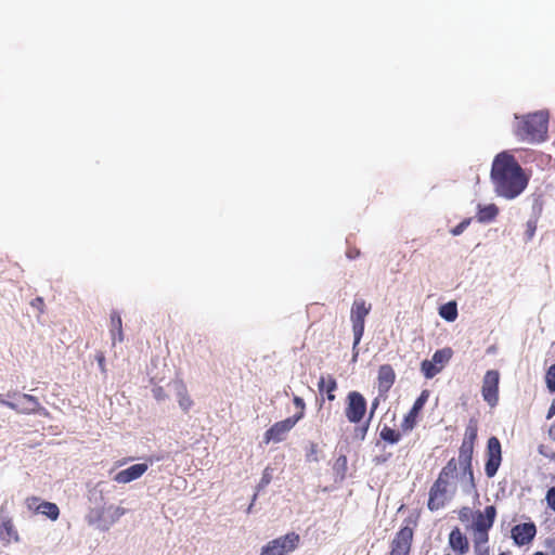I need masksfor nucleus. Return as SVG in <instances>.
<instances>
[{
    "instance_id": "f257e3e1",
    "label": "nucleus",
    "mask_w": 555,
    "mask_h": 555,
    "mask_svg": "<svg viewBox=\"0 0 555 555\" xmlns=\"http://www.w3.org/2000/svg\"><path fill=\"white\" fill-rule=\"evenodd\" d=\"M490 178L498 196L514 199L519 196L528 185L529 179L515 156L507 151L495 155Z\"/></svg>"
},
{
    "instance_id": "f03ea898",
    "label": "nucleus",
    "mask_w": 555,
    "mask_h": 555,
    "mask_svg": "<svg viewBox=\"0 0 555 555\" xmlns=\"http://www.w3.org/2000/svg\"><path fill=\"white\" fill-rule=\"evenodd\" d=\"M548 113L539 111L521 117L516 116L515 135L528 143H541L547 139Z\"/></svg>"
},
{
    "instance_id": "7ed1b4c3",
    "label": "nucleus",
    "mask_w": 555,
    "mask_h": 555,
    "mask_svg": "<svg viewBox=\"0 0 555 555\" xmlns=\"http://www.w3.org/2000/svg\"><path fill=\"white\" fill-rule=\"evenodd\" d=\"M477 435L478 423L472 418L466 425L464 438L459 450V463L462 466L463 475L467 476L468 491L476 489L472 461Z\"/></svg>"
},
{
    "instance_id": "20e7f679",
    "label": "nucleus",
    "mask_w": 555,
    "mask_h": 555,
    "mask_svg": "<svg viewBox=\"0 0 555 555\" xmlns=\"http://www.w3.org/2000/svg\"><path fill=\"white\" fill-rule=\"evenodd\" d=\"M371 304H366L364 299H356L351 306L350 320L352 323L353 332V358H357V346L360 344L364 333L365 318L371 311Z\"/></svg>"
},
{
    "instance_id": "39448f33",
    "label": "nucleus",
    "mask_w": 555,
    "mask_h": 555,
    "mask_svg": "<svg viewBox=\"0 0 555 555\" xmlns=\"http://www.w3.org/2000/svg\"><path fill=\"white\" fill-rule=\"evenodd\" d=\"M416 526V519L404 520V526L395 534L390 543L389 555H410Z\"/></svg>"
},
{
    "instance_id": "423d86ee",
    "label": "nucleus",
    "mask_w": 555,
    "mask_h": 555,
    "mask_svg": "<svg viewBox=\"0 0 555 555\" xmlns=\"http://www.w3.org/2000/svg\"><path fill=\"white\" fill-rule=\"evenodd\" d=\"M493 527V511L485 515V518L479 516L478 521L475 524V534L473 538L474 551L476 555H490V548L487 546L489 541V531Z\"/></svg>"
},
{
    "instance_id": "0eeeda50",
    "label": "nucleus",
    "mask_w": 555,
    "mask_h": 555,
    "mask_svg": "<svg viewBox=\"0 0 555 555\" xmlns=\"http://www.w3.org/2000/svg\"><path fill=\"white\" fill-rule=\"evenodd\" d=\"M299 541V534L289 532L268 542L262 546L260 555H287L297 548Z\"/></svg>"
},
{
    "instance_id": "6e6552de",
    "label": "nucleus",
    "mask_w": 555,
    "mask_h": 555,
    "mask_svg": "<svg viewBox=\"0 0 555 555\" xmlns=\"http://www.w3.org/2000/svg\"><path fill=\"white\" fill-rule=\"evenodd\" d=\"M453 356L451 348L446 347L437 350L431 360H424L421 363V371L426 378H433L442 371L444 365L450 361Z\"/></svg>"
},
{
    "instance_id": "1a4fd4ad",
    "label": "nucleus",
    "mask_w": 555,
    "mask_h": 555,
    "mask_svg": "<svg viewBox=\"0 0 555 555\" xmlns=\"http://www.w3.org/2000/svg\"><path fill=\"white\" fill-rule=\"evenodd\" d=\"M366 413V400L359 391H350L346 397L345 415L350 423L359 424Z\"/></svg>"
},
{
    "instance_id": "9d476101",
    "label": "nucleus",
    "mask_w": 555,
    "mask_h": 555,
    "mask_svg": "<svg viewBox=\"0 0 555 555\" xmlns=\"http://www.w3.org/2000/svg\"><path fill=\"white\" fill-rule=\"evenodd\" d=\"M485 473L488 478L496 475L502 462V447L496 437H490L487 442Z\"/></svg>"
},
{
    "instance_id": "9b49d317",
    "label": "nucleus",
    "mask_w": 555,
    "mask_h": 555,
    "mask_svg": "<svg viewBox=\"0 0 555 555\" xmlns=\"http://www.w3.org/2000/svg\"><path fill=\"white\" fill-rule=\"evenodd\" d=\"M500 373L496 370H489L482 378L481 395L483 400L491 406L499 402Z\"/></svg>"
},
{
    "instance_id": "f8f14e48",
    "label": "nucleus",
    "mask_w": 555,
    "mask_h": 555,
    "mask_svg": "<svg viewBox=\"0 0 555 555\" xmlns=\"http://www.w3.org/2000/svg\"><path fill=\"white\" fill-rule=\"evenodd\" d=\"M300 421V415H293L283 421L274 423L263 435V441L269 443L281 442L286 438V435L294 428Z\"/></svg>"
},
{
    "instance_id": "ddd939ff",
    "label": "nucleus",
    "mask_w": 555,
    "mask_h": 555,
    "mask_svg": "<svg viewBox=\"0 0 555 555\" xmlns=\"http://www.w3.org/2000/svg\"><path fill=\"white\" fill-rule=\"evenodd\" d=\"M428 398L429 391L427 389L423 390L401 422L402 433L406 434L414 429L417 424L418 416L428 401Z\"/></svg>"
},
{
    "instance_id": "4468645a",
    "label": "nucleus",
    "mask_w": 555,
    "mask_h": 555,
    "mask_svg": "<svg viewBox=\"0 0 555 555\" xmlns=\"http://www.w3.org/2000/svg\"><path fill=\"white\" fill-rule=\"evenodd\" d=\"M450 486L437 480L431 485L428 493L427 507L431 512L443 508L450 498Z\"/></svg>"
},
{
    "instance_id": "2eb2a0df",
    "label": "nucleus",
    "mask_w": 555,
    "mask_h": 555,
    "mask_svg": "<svg viewBox=\"0 0 555 555\" xmlns=\"http://www.w3.org/2000/svg\"><path fill=\"white\" fill-rule=\"evenodd\" d=\"M490 511H493V522L496 518V508L494 505H488L483 511H473L468 506H463L459 509L457 516L461 522L467 524L466 530L472 531L473 535L475 534V524L478 521L479 516L485 518V515L489 514Z\"/></svg>"
},
{
    "instance_id": "dca6fc26",
    "label": "nucleus",
    "mask_w": 555,
    "mask_h": 555,
    "mask_svg": "<svg viewBox=\"0 0 555 555\" xmlns=\"http://www.w3.org/2000/svg\"><path fill=\"white\" fill-rule=\"evenodd\" d=\"M511 532L515 544L522 546L533 540L537 533V527L533 522H522L514 526Z\"/></svg>"
},
{
    "instance_id": "f3484780",
    "label": "nucleus",
    "mask_w": 555,
    "mask_h": 555,
    "mask_svg": "<svg viewBox=\"0 0 555 555\" xmlns=\"http://www.w3.org/2000/svg\"><path fill=\"white\" fill-rule=\"evenodd\" d=\"M396 380L395 370L390 364H383L377 372V388L379 396H386Z\"/></svg>"
},
{
    "instance_id": "a211bd4d",
    "label": "nucleus",
    "mask_w": 555,
    "mask_h": 555,
    "mask_svg": "<svg viewBox=\"0 0 555 555\" xmlns=\"http://www.w3.org/2000/svg\"><path fill=\"white\" fill-rule=\"evenodd\" d=\"M22 399L26 402V404L18 408L16 403L5 400L3 396L0 393V403L20 413H37L42 409L39 400L31 395L24 393L22 395Z\"/></svg>"
},
{
    "instance_id": "6ab92c4d",
    "label": "nucleus",
    "mask_w": 555,
    "mask_h": 555,
    "mask_svg": "<svg viewBox=\"0 0 555 555\" xmlns=\"http://www.w3.org/2000/svg\"><path fill=\"white\" fill-rule=\"evenodd\" d=\"M149 465L146 463H139L131 465L130 467L118 472L114 476V481L117 483H129L133 480L139 479L147 470Z\"/></svg>"
},
{
    "instance_id": "aec40b11",
    "label": "nucleus",
    "mask_w": 555,
    "mask_h": 555,
    "mask_svg": "<svg viewBox=\"0 0 555 555\" xmlns=\"http://www.w3.org/2000/svg\"><path fill=\"white\" fill-rule=\"evenodd\" d=\"M449 545L457 555H464L469 551V541L459 527H454L449 533Z\"/></svg>"
},
{
    "instance_id": "412c9836",
    "label": "nucleus",
    "mask_w": 555,
    "mask_h": 555,
    "mask_svg": "<svg viewBox=\"0 0 555 555\" xmlns=\"http://www.w3.org/2000/svg\"><path fill=\"white\" fill-rule=\"evenodd\" d=\"M0 539L5 543L17 542L20 540L18 532L9 516L0 517Z\"/></svg>"
},
{
    "instance_id": "4be33fe9",
    "label": "nucleus",
    "mask_w": 555,
    "mask_h": 555,
    "mask_svg": "<svg viewBox=\"0 0 555 555\" xmlns=\"http://www.w3.org/2000/svg\"><path fill=\"white\" fill-rule=\"evenodd\" d=\"M456 476L457 463L455 459L452 457L451 460L448 461L446 466L442 467L436 480L451 487L452 481L456 478Z\"/></svg>"
},
{
    "instance_id": "5701e85b",
    "label": "nucleus",
    "mask_w": 555,
    "mask_h": 555,
    "mask_svg": "<svg viewBox=\"0 0 555 555\" xmlns=\"http://www.w3.org/2000/svg\"><path fill=\"white\" fill-rule=\"evenodd\" d=\"M318 389L321 395L325 393L328 401L335 400V390L337 382L332 375L321 376L318 382Z\"/></svg>"
},
{
    "instance_id": "b1692460",
    "label": "nucleus",
    "mask_w": 555,
    "mask_h": 555,
    "mask_svg": "<svg viewBox=\"0 0 555 555\" xmlns=\"http://www.w3.org/2000/svg\"><path fill=\"white\" fill-rule=\"evenodd\" d=\"M499 215V207L495 204L486 206L478 205L476 218L480 223H488L493 221Z\"/></svg>"
},
{
    "instance_id": "393cba45",
    "label": "nucleus",
    "mask_w": 555,
    "mask_h": 555,
    "mask_svg": "<svg viewBox=\"0 0 555 555\" xmlns=\"http://www.w3.org/2000/svg\"><path fill=\"white\" fill-rule=\"evenodd\" d=\"M111 334L113 338V344H115L116 341H122V321L120 314L116 311L112 312L111 314Z\"/></svg>"
},
{
    "instance_id": "a878e982",
    "label": "nucleus",
    "mask_w": 555,
    "mask_h": 555,
    "mask_svg": "<svg viewBox=\"0 0 555 555\" xmlns=\"http://www.w3.org/2000/svg\"><path fill=\"white\" fill-rule=\"evenodd\" d=\"M177 396H178L179 406L184 412L188 413L190 411V409L193 406V400L190 397V395L188 392V389H186L184 384H182V383L180 384V387L178 389Z\"/></svg>"
},
{
    "instance_id": "bb28decb",
    "label": "nucleus",
    "mask_w": 555,
    "mask_h": 555,
    "mask_svg": "<svg viewBox=\"0 0 555 555\" xmlns=\"http://www.w3.org/2000/svg\"><path fill=\"white\" fill-rule=\"evenodd\" d=\"M38 514L55 521L60 516V508L55 503L43 501Z\"/></svg>"
},
{
    "instance_id": "cd10ccee",
    "label": "nucleus",
    "mask_w": 555,
    "mask_h": 555,
    "mask_svg": "<svg viewBox=\"0 0 555 555\" xmlns=\"http://www.w3.org/2000/svg\"><path fill=\"white\" fill-rule=\"evenodd\" d=\"M439 314L442 319L453 322L457 318V307L454 301L442 305L439 308Z\"/></svg>"
},
{
    "instance_id": "c85d7f7f",
    "label": "nucleus",
    "mask_w": 555,
    "mask_h": 555,
    "mask_svg": "<svg viewBox=\"0 0 555 555\" xmlns=\"http://www.w3.org/2000/svg\"><path fill=\"white\" fill-rule=\"evenodd\" d=\"M380 438L391 444H395L401 440V433L389 426H384L379 433Z\"/></svg>"
},
{
    "instance_id": "c756f323",
    "label": "nucleus",
    "mask_w": 555,
    "mask_h": 555,
    "mask_svg": "<svg viewBox=\"0 0 555 555\" xmlns=\"http://www.w3.org/2000/svg\"><path fill=\"white\" fill-rule=\"evenodd\" d=\"M43 501L40 500V498L31 495L25 499V505L29 512L39 513V509L41 508V504Z\"/></svg>"
},
{
    "instance_id": "7c9ffc66",
    "label": "nucleus",
    "mask_w": 555,
    "mask_h": 555,
    "mask_svg": "<svg viewBox=\"0 0 555 555\" xmlns=\"http://www.w3.org/2000/svg\"><path fill=\"white\" fill-rule=\"evenodd\" d=\"M545 383L551 392H555V363L552 364L545 374Z\"/></svg>"
},
{
    "instance_id": "2f4dec72",
    "label": "nucleus",
    "mask_w": 555,
    "mask_h": 555,
    "mask_svg": "<svg viewBox=\"0 0 555 555\" xmlns=\"http://www.w3.org/2000/svg\"><path fill=\"white\" fill-rule=\"evenodd\" d=\"M272 480V468L266 467L262 472L261 479L258 483V490L266 488Z\"/></svg>"
},
{
    "instance_id": "473e14b6",
    "label": "nucleus",
    "mask_w": 555,
    "mask_h": 555,
    "mask_svg": "<svg viewBox=\"0 0 555 555\" xmlns=\"http://www.w3.org/2000/svg\"><path fill=\"white\" fill-rule=\"evenodd\" d=\"M319 446L315 442H311L309 444V448L307 450V460L310 462H318L319 461Z\"/></svg>"
},
{
    "instance_id": "72a5a7b5",
    "label": "nucleus",
    "mask_w": 555,
    "mask_h": 555,
    "mask_svg": "<svg viewBox=\"0 0 555 555\" xmlns=\"http://www.w3.org/2000/svg\"><path fill=\"white\" fill-rule=\"evenodd\" d=\"M470 222H472L470 218H466V219L462 220L457 225H455L454 228H452L450 230V233L454 236L462 234L465 231V229L470 224Z\"/></svg>"
},
{
    "instance_id": "f704fd0d",
    "label": "nucleus",
    "mask_w": 555,
    "mask_h": 555,
    "mask_svg": "<svg viewBox=\"0 0 555 555\" xmlns=\"http://www.w3.org/2000/svg\"><path fill=\"white\" fill-rule=\"evenodd\" d=\"M293 402L296 405V408L298 409V412L295 415H300V420H301L305 416V409H306L305 401L302 398L295 396L293 398Z\"/></svg>"
},
{
    "instance_id": "c9c22d12",
    "label": "nucleus",
    "mask_w": 555,
    "mask_h": 555,
    "mask_svg": "<svg viewBox=\"0 0 555 555\" xmlns=\"http://www.w3.org/2000/svg\"><path fill=\"white\" fill-rule=\"evenodd\" d=\"M545 500L547 503V506L555 512V487H552L547 490Z\"/></svg>"
},
{
    "instance_id": "e433bc0d",
    "label": "nucleus",
    "mask_w": 555,
    "mask_h": 555,
    "mask_svg": "<svg viewBox=\"0 0 555 555\" xmlns=\"http://www.w3.org/2000/svg\"><path fill=\"white\" fill-rule=\"evenodd\" d=\"M539 453L545 457H547L550 461H554L555 462V451L554 452H550L547 450V447L544 446V444H540L539 446Z\"/></svg>"
},
{
    "instance_id": "4c0bfd02",
    "label": "nucleus",
    "mask_w": 555,
    "mask_h": 555,
    "mask_svg": "<svg viewBox=\"0 0 555 555\" xmlns=\"http://www.w3.org/2000/svg\"><path fill=\"white\" fill-rule=\"evenodd\" d=\"M153 395H154V398L157 400V401H162V400H165L167 398V395L164 390L163 387L158 386V387H155L153 389Z\"/></svg>"
},
{
    "instance_id": "58836bf2",
    "label": "nucleus",
    "mask_w": 555,
    "mask_h": 555,
    "mask_svg": "<svg viewBox=\"0 0 555 555\" xmlns=\"http://www.w3.org/2000/svg\"><path fill=\"white\" fill-rule=\"evenodd\" d=\"M31 306L34 308H37L39 309L41 312L43 311V307H44V301L41 297H37L35 298L33 301H31Z\"/></svg>"
},
{
    "instance_id": "ea45409f",
    "label": "nucleus",
    "mask_w": 555,
    "mask_h": 555,
    "mask_svg": "<svg viewBox=\"0 0 555 555\" xmlns=\"http://www.w3.org/2000/svg\"><path fill=\"white\" fill-rule=\"evenodd\" d=\"M346 256L349 259H356L357 257L360 256V250L358 248H349L346 253Z\"/></svg>"
},
{
    "instance_id": "a19ab883",
    "label": "nucleus",
    "mask_w": 555,
    "mask_h": 555,
    "mask_svg": "<svg viewBox=\"0 0 555 555\" xmlns=\"http://www.w3.org/2000/svg\"><path fill=\"white\" fill-rule=\"evenodd\" d=\"M96 360H98L99 366L104 372L105 371V358H104V354L102 352L98 353L96 354Z\"/></svg>"
},
{
    "instance_id": "79ce46f5",
    "label": "nucleus",
    "mask_w": 555,
    "mask_h": 555,
    "mask_svg": "<svg viewBox=\"0 0 555 555\" xmlns=\"http://www.w3.org/2000/svg\"><path fill=\"white\" fill-rule=\"evenodd\" d=\"M336 467H346L347 466V457L345 455H340L337 460H336V464H335Z\"/></svg>"
},
{
    "instance_id": "37998d69",
    "label": "nucleus",
    "mask_w": 555,
    "mask_h": 555,
    "mask_svg": "<svg viewBox=\"0 0 555 555\" xmlns=\"http://www.w3.org/2000/svg\"><path fill=\"white\" fill-rule=\"evenodd\" d=\"M555 415V399L553 400L548 411H547V415H546V418L550 420L552 418L553 416Z\"/></svg>"
},
{
    "instance_id": "c03bdc74",
    "label": "nucleus",
    "mask_w": 555,
    "mask_h": 555,
    "mask_svg": "<svg viewBox=\"0 0 555 555\" xmlns=\"http://www.w3.org/2000/svg\"><path fill=\"white\" fill-rule=\"evenodd\" d=\"M548 437L555 441V422L548 428Z\"/></svg>"
},
{
    "instance_id": "a18cd8bd",
    "label": "nucleus",
    "mask_w": 555,
    "mask_h": 555,
    "mask_svg": "<svg viewBox=\"0 0 555 555\" xmlns=\"http://www.w3.org/2000/svg\"><path fill=\"white\" fill-rule=\"evenodd\" d=\"M377 404H378V399H375V400L373 401V406H372V411H371V416L373 415L374 410L377 408Z\"/></svg>"
},
{
    "instance_id": "49530a36",
    "label": "nucleus",
    "mask_w": 555,
    "mask_h": 555,
    "mask_svg": "<svg viewBox=\"0 0 555 555\" xmlns=\"http://www.w3.org/2000/svg\"><path fill=\"white\" fill-rule=\"evenodd\" d=\"M124 513H125V509H124V508H121V507H117V508H116V514H117L118 516L122 515Z\"/></svg>"
},
{
    "instance_id": "de8ad7c7",
    "label": "nucleus",
    "mask_w": 555,
    "mask_h": 555,
    "mask_svg": "<svg viewBox=\"0 0 555 555\" xmlns=\"http://www.w3.org/2000/svg\"><path fill=\"white\" fill-rule=\"evenodd\" d=\"M126 463H127V460H122V461H118V462L116 463V465H117V466H122V465H125Z\"/></svg>"
},
{
    "instance_id": "09e8293b",
    "label": "nucleus",
    "mask_w": 555,
    "mask_h": 555,
    "mask_svg": "<svg viewBox=\"0 0 555 555\" xmlns=\"http://www.w3.org/2000/svg\"><path fill=\"white\" fill-rule=\"evenodd\" d=\"M369 423L362 428V437H364L366 430H367Z\"/></svg>"
},
{
    "instance_id": "8fccbe9b",
    "label": "nucleus",
    "mask_w": 555,
    "mask_h": 555,
    "mask_svg": "<svg viewBox=\"0 0 555 555\" xmlns=\"http://www.w3.org/2000/svg\"><path fill=\"white\" fill-rule=\"evenodd\" d=\"M532 555H545V554H544V553H542V552H535V553H533Z\"/></svg>"
},
{
    "instance_id": "3c124183",
    "label": "nucleus",
    "mask_w": 555,
    "mask_h": 555,
    "mask_svg": "<svg viewBox=\"0 0 555 555\" xmlns=\"http://www.w3.org/2000/svg\"><path fill=\"white\" fill-rule=\"evenodd\" d=\"M499 555H508V553H501V554H499Z\"/></svg>"
}]
</instances>
